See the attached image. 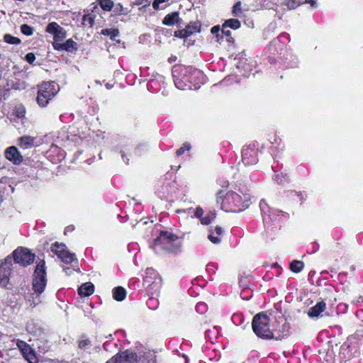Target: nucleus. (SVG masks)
Segmentation results:
<instances>
[{"instance_id":"49530a36","label":"nucleus","mask_w":363,"mask_h":363,"mask_svg":"<svg viewBox=\"0 0 363 363\" xmlns=\"http://www.w3.org/2000/svg\"><path fill=\"white\" fill-rule=\"evenodd\" d=\"M89 23L90 25H92L93 24V19L91 18H89Z\"/></svg>"},{"instance_id":"2eb2a0df","label":"nucleus","mask_w":363,"mask_h":363,"mask_svg":"<svg viewBox=\"0 0 363 363\" xmlns=\"http://www.w3.org/2000/svg\"><path fill=\"white\" fill-rule=\"evenodd\" d=\"M19 146L21 148L26 150L30 149L37 145V138L30 135H24L19 139Z\"/></svg>"},{"instance_id":"4d7b16f0","label":"nucleus","mask_w":363,"mask_h":363,"mask_svg":"<svg viewBox=\"0 0 363 363\" xmlns=\"http://www.w3.org/2000/svg\"><path fill=\"white\" fill-rule=\"evenodd\" d=\"M106 363H112V362L111 360H109Z\"/></svg>"},{"instance_id":"c756f323","label":"nucleus","mask_w":363,"mask_h":363,"mask_svg":"<svg viewBox=\"0 0 363 363\" xmlns=\"http://www.w3.org/2000/svg\"><path fill=\"white\" fill-rule=\"evenodd\" d=\"M233 13L235 16H240V14L242 13L241 11V2L238 1L233 6Z\"/></svg>"},{"instance_id":"864d4df0","label":"nucleus","mask_w":363,"mask_h":363,"mask_svg":"<svg viewBox=\"0 0 363 363\" xmlns=\"http://www.w3.org/2000/svg\"><path fill=\"white\" fill-rule=\"evenodd\" d=\"M83 20H84V21H86V16H84L83 17Z\"/></svg>"},{"instance_id":"9b49d317","label":"nucleus","mask_w":363,"mask_h":363,"mask_svg":"<svg viewBox=\"0 0 363 363\" xmlns=\"http://www.w3.org/2000/svg\"><path fill=\"white\" fill-rule=\"evenodd\" d=\"M16 345L29 363H38V358L35 356V352L29 345L23 340H18Z\"/></svg>"},{"instance_id":"0eeeda50","label":"nucleus","mask_w":363,"mask_h":363,"mask_svg":"<svg viewBox=\"0 0 363 363\" xmlns=\"http://www.w3.org/2000/svg\"><path fill=\"white\" fill-rule=\"evenodd\" d=\"M51 250L65 263L70 264L77 260L75 254L67 250L65 245L55 242L51 246Z\"/></svg>"},{"instance_id":"6e6d98bb","label":"nucleus","mask_w":363,"mask_h":363,"mask_svg":"<svg viewBox=\"0 0 363 363\" xmlns=\"http://www.w3.org/2000/svg\"><path fill=\"white\" fill-rule=\"evenodd\" d=\"M124 157H125V155H124L123 152H122V157H123V159H124ZM123 160L125 161V160Z\"/></svg>"},{"instance_id":"f704fd0d","label":"nucleus","mask_w":363,"mask_h":363,"mask_svg":"<svg viewBox=\"0 0 363 363\" xmlns=\"http://www.w3.org/2000/svg\"><path fill=\"white\" fill-rule=\"evenodd\" d=\"M270 315H273V314L269 311H265V312H259V313H257L256 315H255V316L253 318H269V316H270Z\"/></svg>"},{"instance_id":"5fc2aeb1","label":"nucleus","mask_w":363,"mask_h":363,"mask_svg":"<svg viewBox=\"0 0 363 363\" xmlns=\"http://www.w3.org/2000/svg\"><path fill=\"white\" fill-rule=\"evenodd\" d=\"M106 87H107L108 89H110V88H111V86L108 84H106Z\"/></svg>"},{"instance_id":"58836bf2","label":"nucleus","mask_w":363,"mask_h":363,"mask_svg":"<svg viewBox=\"0 0 363 363\" xmlns=\"http://www.w3.org/2000/svg\"><path fill=\"white\" fill-rule=\"evenodd\" d=\"M203 214V210L201 207H197L195 211V216L198 218H203L202 216Z\"/></svg>"},{"instance_id":"e433bc0d","label":"nucleus","mask_w":363,"mask_h":363,"mask_svg":"<svg viewBox=\"0 0 363 363\" xmlns=\"http://www.w3.org/2000/svg\"><path fill=\"white\" fill-rule=\"evenodd\" d=\"M26 60L28 63H30V64L33 63L35 60V55L32 52L28 53L26 55Z\"/></svg>"},{"instance_id":"c03bdc74","label":"nucleus","mask_w":363,"mask_h":363,"mask_svg":"<svg viewBox=\"0 0 363 363\" xmlns=\"http://www.w3.org/2000/svg\"><path fill=\"white\" fill-rule=\"evenodd\" d=\"M186 210L181 209V210H177V213H186Z\"/></svg>"},{"instance_id":"72a5a7b5","label":"nucleus","mask_w":363,"mask_h":363,"mask_svg":"<svg viewBox=\"0 0 363 363\" xmlns=\"http://www.w3.org/2000/svg\"><path fill=\"white\" fill-rule=\"evenodd\" d=\"M208 238L211 242L214 244H218L220 242V238L218 236H214L213 232L210 233V234L208 236Z\"/></svg>"},{"instance_id":"a18cd8bd","label":"nucleus","mask_w":363,"mask_h":363,"mask_svg":"<svg viewBox=\"0 0 363 363\" xmlns=\"http://www.w3.org/2000/svg\"><path fill=\"white\" fill-rule=\"evenodd\" d=\"M156 301V300H155L154 298H150V299L148 300L147 304H148V305H150V304L152 303V302H154V301Z\"/></svg>"},{"instance_id":"de8ad7c7","label":"nucleus","mask_w":363,"mask_h":363,"mask_svg":"<svg viewBox=\"0 0 363 363\" xmlns=\"http://www.w3.org/2000/svg\"><path fill=\"white\" fill-rule=\"evenodd\" d=\"M311 4L312 6H314L315 4V1L311 0Z\"/></svg>"},{"instance_id":"bb28decb","label":"nucleus","mask_w":363,"mask_h":363,"mask_svg":"<svg viewBox=\"0 0 363 363\" xmlns=\"http://www.w3.org/2000/svg\"><path fill=\"white\" fill-rule=\"evenodd\" d=\"M185 29H188L186 31L189 36L192 35L194 33L199 32V25L197 23H194L191 25L187 26Z\"/></svg>"},{"instance_id":"a878e982","label":"nucleus","mask_w":363,"mask_h":363,"mask_svg":"<svg viewBox=\"0 0 363 363\" xmlns=\"http://www.w3.org/2000/svg\"><path fill=\"white\" fill-rule=\"evenodd\" d=\"M4 40L6 43L11 45H18L21 43V40L19 38L12 36L10 34H5Z\"/></svg>"},{"instance_id":"3c124183","label":"nucleus","mask_w":363,"mask_h":363,"mask_svg":"<svg viewBox=\"0 0 363 363\" xmlns=\"http://www.w3.org/2000/svg\"><path fill=\"white\" fill-rule=\"evenodd\" d=\"M311 0H305L304 3H310L311 4Z\"/></svg>"},{"instance_id":"09e8293b","label":"nucleus","mask_w":363,"mask_h":363,"mask_svg":"<svg viewBox=\"0 0 363 363\" xmlns=\"http://www.w3.org/2000/svg\"><path fill=\"white\" fill-rule=\"evenodd\" d=\"M64 270L66 271L67 273L69 272V271L71 272L69 268H65Z\"/></svg>"},{"instance_id":"473e14b6","label":"nucleus","mask_w":363,"mask_h":363,"mask_svg":"<svg viewBox=\"0 0 363 363\" xmlns=\"http://www.w3.org/2000/svg\"><path fill=\"white\" fill-rule=\"evenodd\" d=\"M274 179L277 184H281L286 181V175L283 174H276Z\"/></svg>"},{"instance_id":"aec40b11","label":"nucleus","mask_w":363,"mask_h":363,"mask_svg":"<svg viewBox=\"0 0 363 363\" xmlns=\"http://www.w3.org/2000/svg\"><path fill=\"white\" fill-rule=\"evenodd\" d=\"M304 264L302 261L294 260L290 264V269L293 272L298 273L303 269Z\"/></svg>"},{"instance_id":"6ab92c4d","label":"nucleus","mask_w":363,"mask_h":363,"mask_svg":"<svg viewBox=\"0 0 363 363\" xmlns=\"http://www.w3.org/2000/svg\"><path fill=\"white\" fill-rule=\"evenodd\" d=\"M179 20V13L177 12H174L169 14H167L163 19L162 23L167 26H172L175 23H177Z\"/></svg>"},{"instance_id":"c9c22d12","label":"nucleus","mask_w":363,"mask_h":363,"mask_svg":"<svg viewBox=\"0 0 363 363\" xmlns=\"http://www.w3.org/2000/svg\"><path fill=\"white\" fill-rule=\"evenodd\" d=\"M190 150V145H184L183 147H180L177 150V155L178 156L182 155L186 150Z\"/></svg>"},{"instance_id":"2f4dec72","label":"nucleus","mask_w":363,"mask_h":363,"mask_svg":"<svg viewBox=\"0 0 363 363\" xmlns=\"http://www.w3.org/2000/svg\"><path fill=\"white\" fill-rule=\"evenodd\" d=\"M186 31H188V29H182V30H177L175 31L174 33V36L175 37H177V38H187L189 37Z\"/></svg>"},{"instance_id":"cd10ccee","label":"nucleus","mask_w":363,"mask_h":363,"mask_svg":"<svg viewBox=\"0 0 363 363\" xmlns=\"http://www.w3.org/2000/svg\"><path fill=\"white\" fill-rule=\"evenodd\" d=\"M21 31L23 34L30 36L33 33V28L28 24H23L21 26Z\"/></svg>"},{"instance_id":"ea45409f","label":"nucleus","mask_w":363,"mask_h":363,"mask_svg":"<svg viewBox=\"0 0 363 363\" xmlns=\"http://www.w3.org/2000/svg\"><path fill=\"white\" fill-rule=\"evenodd\" d=\"M228 27L225 26L224 24L223 25L222 33L224 34L227 37H230L231 35V31L228 29H226Z\"/></svg>"},{"instance_id":"8fccbe9b","label":"nucleus","mask_w":363,"mask_h":363,"mask_svg":"<svg viewBox=\"0 0 363 363\" xmlns=\"http://www.w3.org/2000/svg\"><path fill=\"white\" fill-rule=\"evenodd\" d=\"M64 270L66 271L67 273L69 272V271L71 272L69 268H65Z\"/></svg>"},{"instance_id":"dca6fc26","label":"nucleus","mask_w":363,"mask_h":363,"mask_svg":"<svg viewBox=\"0 0 363 363\" xmlns=\"http://www.w3.org/2000/svg\"><path fill=\"white\" fill-rule=\"evenodd\" d=\"M94 291V286L91 282H86L78 289V293L81 296H89Z\"/></svg>"},{"instance_id":"4468645a","label":"nucleus","mask_w":363,"mask_h":363,"mask_svg":"<svg viewBox=\"0 0 363 363\" xmlns=\"http://www.w3.org/2000/svg\"><path fill=\"white\" fill-rule=\"evenodd\" d=\"M77 43L71 38L68 39L65 43H55L52 46L56 50H65L72 52L73 50H77Z\"/></svg>"},{"instance_id":"39448f33","label":"nucleus","mask_w":363,"mask_h":363,"mask_svg":"<svg viewBox=\"0 0 363 363\" xmlns=\"http://www.w3.org/2000/svg\"><path fill=\"white\" fill-rule=\"evenodd\" d=\"M46 282L47 279L45 269V262L41 260L37 264L34 272L33 289L35 293L38 294L43 293L45 290Z\"/></svg>"},{"instance_id":"c85d7f7f","label":"nucleus","mask_w":363,"mask_h":363,"mask_svg":"<svg viewBox=\"0 0 363 363\" xmlns=\"http://www.w3.org/2000/svg\"><path fill=\"white\" fill-rule=\"evenodd\" d=\"M207 305L205 303L201 302L196 306V311L201 315L204 314L207 311Z\"/></svg>"},{"instance_id":"7ed1b4c3","label":"nucleus","mask_w":363,"mask_h":363,"mask_svg":"<svg viewBox=\"0 0 363 363\" xmlns=\"http://www.w3.org/2000/svg\"><path fill=\"white\" fill-rule=\"evenodd\" d=\"M182 247L181 239L171 232H162L154 241L153 248L156 252L164 251L177 253Z\"/></svg>"},{"instance_id":"f03ea898","label":"nucleus","mask_w":363,"mask_h":363,"mask_svg":"<svg viewBox=\"0 0 363 363\" xmlns=\"http://www.w3.org/2000/svg\"><path fill=\"white\" fill-rule=\"evenodd\" d=\"M271 319H252V327L255 333L262 338L281 339L289 331V326L282 323V332L271 329Z\"/></svg>"},{"instance_id":"6e6552de","label":"nucleus","mask_w":363,"mask_h":363,"mask_svg":"<svg viewBox=\"0 0 363 363\" xmlns=\"http://www.w3.org/2000/svg\"><path fill=\"white\" fill-rule=\"evenodd\" d=\"M13 266V259L7 256L0 262V286H6L9 281Z\"/></svg>"},{"instance_id":"5701e85b","label":"nucleus","mask_w":363,"mask_h":363,"mask_svg":"<svg viewBox=\"0 0 363 363\" xmlns=\"http://www.w3.org/2000/svg\"><path fill=\"white\" fill-rule=\"evenodd\" d=\"M225 26H227L228 28H232V29H238L240 27V22L235 18H230L223 23Z\"/></svg>"},{"instance_id":"37998d69","label":"nucleus","mask_w":363,"mask_h":363,"mask_svg":"<svg viewBox=\"0 0 363 363\" xmlns=\"http://www.w3.org/2000/svg\"><path fill=\"white\" fill-rule=\"evenodd\" d=\"M152 273H154V270L152 269H147L146 274H152Z\"/></svg>"},{"instance_id":"ddd939ff","label":"nucleus","mask_w":363,"mask_h":363,"mask_svg":"<svg viewBox=\"0 0 363 363\" xmlns=\"http://www.w3.org/2000/svg\"><path fill=\"white\" fill-rule=\"evenodd\" d=\"M5 156L7 160L15 164H19L23 162V156L20 154L17 147L15 146L8 147L5 150Z\"/></svg>"},{"instance_id":"a211bd4d","label":"nucleus","mask_w":363,"mask_h":363,"mask_svg":"<svg viewBox=\"0 0 363 363\" xmlns=\"http://www.w3.org/2000/svg\"><path fill=\"white\" fill-rule=\"evenodd\" d=\"M126 291L122 286H117L113 289V297L117 301H121L125 299Z\"/></svg>"},{"instance_id":"393cba45","label":"nucleus","mask_w":363,"mask_h":363,"mask_svg":"<svg viewBox=\"0 0 363 363\" xmlns=\"http://www.w3.org/2000/svg\"><path fill=\"white\" fill-rule=\"evenodd\" d=\"M216 213L215 211H210L208 215L201 218V223L203 225H208L216 218Z\"/></svg>"},{"instance_id":"7c9ffc66","label":"nucleus","mask_w":363,"mask_h":363,"mask_svg":"<svg viewBox=\"0 0 363 363\" xmlns=\"http://www.w3.org/2000/svg\"><path fill=\"white\" fill-rule=\"evenodd\" d=\"M285 2L289 9H295L301 4V2L297 0H285Z\"/></svg>"},{"instance_id":"20e7f679","label":"nucleus","mask_w":363,"mask_h":363,"mask_svg":"<svg viewBox=\"0 0 363 363\" xmlns=\"http://www.w3.org/2000/svg\"><path fill=\"white\" fill-rule=\"evenodd\" d=\"M58 87L53 82H43L38 86L36 101L40 107H45L57 94Z\"/></svg>"},{"instance_id":"79ce46f5","label":"nucleus","mask_w":363,"mask_h":363,"mask_svg":"<svg viewBox=\"0 0 363 363\" xmlns=\"http://www.w3.org/2000/svg\"><path fill=\"white\" fill-rule=\"evenodd\" d=\"M215 232H216V233L217 235H221V234H222V233H223V229H222V228H221L220 226H216V227L215 228Z\"/></svg>"},{"instance_id":"b1692460","label":"nucleus","mask_w":363,"mask_h":363,"mask_svg":"<svg viewBox=\"0 0 363 363\" xmlns=\"http://www.w3.org/2000/svg\"><path fill=\"white\" fill-rule=\"evenodd\" d=\"M273 321L271 322V329H277L279 330L280 333L282 332V323H285L286 325H289L286 323V319H281V320H279L277 319H272Z\"/></svg>"},{"instance_id":"13d9d810","label":"nucleus","mask_w":363,"mask_h":363,"mask_svg":"<svg viewBox=\"0 0 363 363\" xmlns=\"http://www.w3.org/2000/svg\"><path fill=\"white\" fill-rule=\"evenodd\" d=\"M185 363H188V361H187V359L186 360Z\"/></svg>"},{"instance_id":"412c9836","label":"nucleus","mask_w":363,"mask_h":363,"mask_svg":"<svg viewBox=\"0 0 363 363\" xmlns=\"http://www.w3.org/2000/svg\"><path fill=\"white\" fill-rule=\"evenodd\" d=\"M101 33L104 35L110 36V38L114 40L118 36L119 31L118 29L106 28L103 29Z\"/></svg>"},{"instance_id":"a19ab883","label":"nucleus","mask_w":363,"mask_h":363,"mask_svg":"<svg viewBox=\"0 0 363 363\" xmlns=\"http://www.w3.org/2000/svg\"><path fill=\"white\" fill-rule=\"evenodd\" d=\"M211 31L213 34H217L220 31V28L218 26H213Z\"/></svg>"},{"instance_id":"f3484780","label":"nucleus","mask_w":363,"mask_h":363,"mask_svg":"<svg viewBox=\"0 0 363 363\" xmlns=\"http://www.w3.org/2000/svg\"><path fill=\"white\" fill-rule=\"evenodd\" d=\"M326 304L323 301L318 302L314 306L311 308L308 314L311 317H317L320 313L325 311Z\"/></svg>"},{"instance_id":"1a4fd4ad","label":"nucleus","mask_w":363,"mask_h":363,"mask_svg":"<svg viewBox=\"0 0 363 363\" xmlns=\"http://www.w3.org/2000/svg\"><path fill=\"white\" fill-rule=\"evenodd\" d=\"M257 147L255 144H251L243 148L242 161L245 165L255 164L258 161Z\"/></svg>"},{"instance_id":"423d86ee","label":"nucleus","mask_w":363,"mask_h":363,"mask_svg":"<svg viewBox=\"0 0 363 363\" xmlns=\"http://www.w3.org/2000/svg\"><path fill=\"white\" fill-rule=\"evenodd\" d=\"M13 258L15 263L19 264L23 267L31 264L35 259V255L33 254L28 249L19 247L16 249L13 253Z\"/></svg>"},{"instance_id":"603ef678","label":"nucleus","mask_w":363,"mask_h":363,"mask_svg":"<svg viewBox=\"0 0 363 363\" xmlns=\"http://www.w3.org/2000/svg\"><path fill=\"white\" fill-rule=\"evenodd\" d=\"M263 203H264V201H262L260 202V204H259V205H260V207H261V208L262 207V204H263Z\"/></svg>"},{"instance_id":"9d476101","label":"nucleus","mask_w":363,"mask_h":363,"mask_svg":"<svg viewBox=\"0 0 363 363\" xmlns=\"http://www.w3.org/2000/svg\"><path fill=\"white\" fill-rule=\"evenodd\" d=\"M45 32L53 35L52 43H60L67 36L66 30L57 23L54 21L48 23L45 28Z\"/></svg>"},{"instance_id":"f257e3e1","label":"nucleus","mask_w":363,"mask_h":363,"mask_svg":"<svg viewBox=\"0 0 363 363\" xmlns=\"http://www.w3.org/2000/svg\"><path fill=\"white\" fill-rule=\"evenodd\" d=\"M250 195L220 190L217 194V203L226 212H240L250 205Z\"/></svg>"},{"instance_id":"f8f14e48","label":"nucleus","mask_w":363,"mask_h":363,"mask_svg":"<svg viewBox=\"0 0 363 363\" xmlns=\"http://www.w3.org/2000/svg\"><path fill=\"white\" fill-rule=\"evenodd\" d=\"M111 361L112 363H136L138 360L136 354L125 350L117 354Z\"/></svg>"},{"instance_id":"4c0bfd02","label":"nucleus","mask_w":363,"mask_h":363,"mask_svg":"<svg viewBox=\"0 0 363 363\" xmlns=\"http://www.w3.org/2000/svg\"><path fill=\"white\" fill-rule=\"evenodd\" d=\"M89 344L90 341L89 340H82L79 342V347L81 349H84Z\"/></svg>"},{"instance_id":"4be33fe9","label":"nucleus","mask_w":363,"mask_h":363,"mask_svg":"<svg viewBox=\"0 0 363 363\" xmlns=\"http://www.w3.org/2000/svg\"><path fill=\"white\" fill-rule=\"evenodd\" d=\"M99 4L103 10L107 11H111L114 6V3L112 0H100Z\"/></svg>"}]
</instances>
